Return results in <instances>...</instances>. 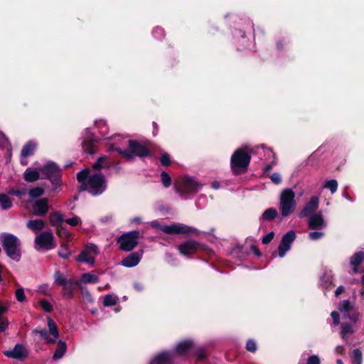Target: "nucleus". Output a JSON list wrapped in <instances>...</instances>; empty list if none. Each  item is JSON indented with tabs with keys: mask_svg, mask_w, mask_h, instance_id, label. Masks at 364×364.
I'll list each match as a JSON object with an SVG mask.
<instances>
[{
	"mask_svg": "<svg viewBox=\"0 0 364 364\" xmlns=\"http://www.w3.org/2000/svg\"><path fill=\"white\" fill-rule=\"evenodd\" d=\"M45 193V190L41 187H35L28 191V194L31 198H37L42 196Z\"/></svg>",
	"mask_w": 364,
	"mask_h": 364,
	"instance_id": "a19ab883",
	"label": "nucleus"
},
{
	"mask_svg": "<svg viewBox=\"0 0 364 364\" xmlns=\"http://www.w3.org/2000/svg\"><path fill=\"white\" fill-rule=\"evenodd\" d=\"M67 345L66 343L60 340L58 342L57 348L53 355V360H58L61 358L66 352Z\"/></svg>",
	"mask_w": 364,
	"mask_h": 364,
	"instance_id": "cd10ccee",
	"label": "nucleus"
},
{
	"mask_svg": "<svg viewBox=\"0 0 364 364\" xmlns=\"http://www.w3.org/2000/svg\"><path fill=\"white\" fill-rule=\"evenodd\" d=\"M77 259L79 262H86L90 264H93L95 263V257L93 256H89V254L85 250L81 252V253L77 256Z\"/></svg>",
	"mask_w": 364,
	"mask_h": 364,
	"instance_id": "7c9ffc66",
	"label": "nucleus"
},
{
	"mask_svg": "<svg viewBox=\"0 0 364 364\" xmlns=\"http://www.w3.org/2000/svg\"><path fill=\"white\" fill-rule=\"evenodd\" d=\"M49 222L52 226L58 228L63 225V223L64 222L63 215L59 212L52 213L49 215Z\"/></svg>",
	"mask_w": 364,
	"mask_h": 364,
	"instance_id": "bb28decb",
	"label": "nucleus"
},
{
	"mask_svg": "<svg viewBox=\"0 0 364 364\" xmlns=\"http://www.w3.org/2000/svg\"><path fill=\"white\" fill-rule=\"evenodd\" d=\"M251 150L247 146L236 149L230 159V168L235 176L247 172L251 161Z\"/></svg>",
	"mask_w": 364,
	"mask_h": 364,
	"instance_id": "f03ea898",
	"label": "nucleus"
},
{
	"mask_svg": "<svg viewBox=\"0 0 364 364\" xmlns=\"http://www.w3.org/2000/svg\"><path fill=\"white\" fill-rule=\"evenodd\" d=\"M35 243L38 245L40 248L45 250H50L56 247L53 233L48 231L43 232L38 235L35 238Z\"/></svg>",
	"mask_w": 364,
	"mask_h": 364,
	"instance_id": "f8f14e48",
	"label": "nucleus"
},
{
	"mask_svg": "<svg viewBox=\"0 0 364 364\" xmlns=\"http://www.w3.org/2000/svg\"><path fill=\"white\" fill-rule=\"evenodd\" d=\"M271 181L275 184H279L282 182L281 176L278 173H274L269 176Z\"/></svg>",
	"mask_w": 364,
	"mask_h": 364,
	"instance_id": "052dcab7",
	"label": "nucleus"
},
{
	"mask_svg": "<svg viewBox=\"0 0 364 364\" xmlns=\"http://www.w3.org/2000/svg\"><path fill=\"white\" fill-rule=\"evenodd\" d=\"M68 245L66 243L61 244L60 249L58 252V255L63 259H68L70 255V252L68 250Z\"/></svg>",
	"mask_w": 364,
	"mask_h": 364,
	"instance_id": "4c0bfd02",
	"label": "nucleus"
},
{
	"mask_svg": "<svg viewBox=\"0 0 364 364\" xmlns=\"http://www.w3.org/2000/svg\"><path fill=\"white\" fill-rule=\"evenodd\" d=\"M16 298L20 302H23L26 300V297L23 289H18L16 291Z\"/></svg>",
	"mask_w": 364,
	"mask_h": 364,
	"instance_id": "864d4df0",
	"label": "nucleus"
},
{
	"mask_svg": "<svg viewBox=\"0 0 364 364\" xmlns=\"http://www.w3.org/2000/svg\"><path fill=\"white\" fill-rule=\"evenodd\" d=\"M278 215V212L277 209L274 208H267L264 211L261 217L259 218V221H272L274 220Z\"/></svg>",
	"mask_w": 364,
	"mask_h": 364,
	"instance_id": "a878e982",
	"label": "nucleus"
},
{
	"mask_svg": "<svg viewBox=\"0 0 364 364\" xmlns=\"http://www.w3.org/2000/svg\"><path fill=\"white\" fill-rule=\"evenodd\" d=\"M107 189V181L102 173L91 174L88 184L85 188H78L79 191H87L92 196H98Z\"/></svg>",
	"mask_w": 364,
	"mask_h": 364,
	"instance_id": "7ed1b4c3",
	"label": "nucleus"
},
{
	"mask_svg": "<svg viewBox=\"0 0 364 364\" xmlns=\"http://www.w3.org/2000/svg\"><path fill=\"white\" fill-rule=\"evenodd\" d=\"M54 279L55 284L63 287L62 295L64 299H73L75 287H77L79 289L81 287L79 281H75L73 279H67L59 270L55 271Z\"/></svg>",
	"mask_w": 364,
	"mask_h": 364,
	"instance_id": "39448f33",
	"label": "nucleus"
},
{
	"mask_svg": "<svg viewBox=\"0 0 364 364\" xmlns=\"http://www.w3.org/2000/svg\"><path fill=\"white\" fill-rule=\"evenodd\" d=\"M324 188H328L332 193H334L338 188V182L335 179L327 181Z\"/></svg>",
	"mask_w": 364,
	"mask_h": 364,
	"instance_id": "c03bdc74",
	"label": "nucleus"
},
{
	"mask_svg": "<svg viewBox=\"0 0 364 364\" xmlns=\"http://www.w3.org/2000/svg\"><path fill=\"white\" fill-rule=\"evenodd\" d=\"M296 237V233L294 230H289L284 234L278 247V255L280 257H284L290 249L291 243Z\"/></svg>",
	"mask_w": 364,
	"mask_h": 364,
	"instance_id": "ddd939ff",
	"label": "nucleus"
},
{
	"mask_svg": "<svg viewBox=\"0 0 364 364\" xmlns=\"http://www.w3.org/2000/svg\"><path fill=\"white\" fill-rule=\"evenodd\" d=\"M65 223L71 226H77L81 223V220L78 216H74L65 220Z\"/></svg>",
	"mask_w": 364,
	"mask_h": 364,
	"instance_id": "5fc2aeb1",
	"label": "nucleus"
},
{
	"mask_svg": "<svg viewBox=\"0 0 364 364\" xmlns=\"http://www.w3.org/2000/svg\"><path fill=\"white\" fill-rule=\"evenodd\" d=\"M48 326L49 333L53 336L52 338L48 340V343H55L56 339L59 337L58 328L55 322L50 317L48 318Z\"/></svg>",
	"mask_w": 364,
	"mask_h": 364,
	"instance_id": "412c9836",
	"label": "nucleus"
},
{
	"mask_svg": "<svg viewBox=\"0 0 364 364\" xmlns=\"http://www.w3.org/2000/svg\"><path fill=\"white\" fill-rule=\"evenodd\" d=\"M33 333H38L40 335L41 338L46 340L47 343H48V340L51 338L49 337V333L46 329H34L33 331Z\"/></svg>",
	"mask_w": 364,
	"mask_h": 364,
	"instance_id": "09e8293b",
	"label": "nucleus"
},
{
	"mask_svg": "<svg viewBox=\"0 0 364 364\" xmlns=\"http://www.w3.org/2000/svg\"><path fill=\"white\" fill-rule=\"evenodd\" d=\"M90 175L88 168H85L77 173V180L80 183L79 188L87 186Z\"/></svg>",
	"mask_w": 364,
	"mask_h": 364,
	"instance_id": "b1692460",
	"label": "nucleus"
},
{
	"mask_svg": "<svg viewBox=\"0 0 364 364\" xmlns=\"http://www.w3.org/2000/svg\"><path fill=\"white\" fill-rule=\"evenodd\" d=\"M2 247L7 256L16 262H19L21 258L20 249L21 242L13 234H6L1 237Z\"/></svg>",
	"mask_w": 364,
	"mask_h": 364,
	"instance_id": "20e7f679",
	"label": "nucleus"
},
{
	"mask_svg": "<svg viewBox=\"0 0 364 364\" xmlns=\"http://www.w3.org/2000/svg\"><path fill=\"white\" fill-rule=\"evenodd\" d=\"M194 346V343L192 340H183L176 346L175 352L178 355H184L188 353L191 354Z\"/></svg>",
	"mask_w": 364,
	"mask_h": 364,
	"instance_id": "f3484780",
	"label": "nucleus"
},
{
	"mask_svg": "<svg viewBox=\"0 0 364 364\" xmlns=\"http://www.w3.org/2000/svg\"><path fill=\"white\" fill-rule=\"evenodd\" d=\"M161 181L165 188H168L171 185V178L166 171L161 173Z\"/></svg>",
	"mask_w": 364,
	"mask_h": 364,
	"instance_id": "37998d69",
	"label": "nucleus"
},
{
	"mask_svg": "<svg viewBox=\"0 0 364 364\" xmlns=\"http://www.w3.org/2000/svg\"><path fill=\"white\" fill-rule=\"evenodd\" d=\"M323 232H317V231H314V232H311L309 234V237L311 240H318L320 239L321 237L323 236Z\"/></svg>",
	"mask_w": 364,
	"mask_h": 364,
	"instance_id": "4d7b16f0",
	"label": "nucleus"
},
{
	"mask_svg": "<svg viewBox=\"0 0 364 364\" xmlns=\"http://www.w3.org/2000/svg\"><path fill=\"white\" fill-rule=\"evenodd\" d=\"M245 348L247 349V350H248L251 353H255L257 350L256 342L252 339H249L247 341Z\"/></svg>",
	"mask_w": 364,
	"mask_h": 364,
	"instance_id": "603ef678",
	"label": "nucleus"
},
{
	"mask_svg": "<svg viewBox=\"0 0 364 364\" xmlns=\"http://www.w3.org/2000/svg\"><path fill=\"white\" fill-rule=\"evenodd\" d=\"M142 251L131 252L122 260V265L125 267H134L136 266L142 257Z\"/></svg>",
	"mask_w": 364,
	"mask_h": 364,
	"instance_id": "dca6fc26",
	"label": "nucleus"
},
{
	"mask_svg": "<svg viewBox=\"0 0 364 364\" xmlns=\"http://www.w3.org/2000/svg\"><path fill=\"white\" fill-rule=\"evenodd\" d=\"M324 225V220L321 214H314L310 215L309 220V228L310 230H316L321 228Z\"/></svg>",
	"mask_w": 364,
	"mask_h": 364,
	"instance_id": "aec40b11",
	"label": "nucleus"
},
{
	"mask_svg": "<svg viewBox=\"0 0 364 364\" xmlns=\"http://www.w3.org/2000/svg\"><path fill=\"white\" fill-rule=\"evenodd\" d=\"M159 161L161 166H168L171 164V156L166 152L162 154V155L159 158Z\"/></svg>",
	"mask_w": 364,
	"mask_h": 364,
	"instance_id": "a18cd8bd",
	"label": "nucleus"
},
{
	"mask_svg": "<svg viewBox=\"0 0 364 364\" xmlns=\"http://www.w3.org/2000/svg\"><path fill=\"white\" fill-rule=\"evenodd\" d=\"M100 281V278L90 272L84 273L81 275L80 282L85 284H96Z\"/></svg>",
	"mask_w": 364,
	"mask_h": 364,
	"instance_id": "c756f323",
	"label": "nucleus"
},
{
	"mask_svg": "<svg viewBox=\"0 0 364 364\" xmlns=\"http://www.w3.org/2000/svg\"><path fill=\"white\" fill-rule=\"evenodd\" d=\"M151 226L157 230L168 234V235H174V234H184L189 235L191 233H195L197 230L196 229L189 227L188 225L177 223L173 224L171 225H161L157 222H152Z\"/></svg>",
	"mask_w": 364,
	"mask_h": 364,
	"instance_id": "6e6552de",
	"label": "nucleus"
},
{
	"mask_svg": "<svg viewBox=\"0 0 364 364\" xmlns=\"http://www.w3.org/2000/svg\"><path fill=\"white\" fill-rule=\"evenodd\" d=\"M351 359L353 364H362L363 354L359 348H355L353 350Z\"/></svg>",
	"mask_w": 364,
	"mask_h": 364,
	"instance_id": "e433bc0d",
	"label": "nucleus"
},
{
	"mask_svg": "<svg viewBox=\"0 0 364 364\" xmlns=\"http://www.w3.org/2000/svg\"><path fill=\"white\" fill-rule=\"evenodd\" d=\"M33 208L35 215L39 216L45 215L49 209L48 199L43 198L37 200L33 204Z\"/></svg>",
	"mask_w": 364,
	"mask_h": 364,
	"instance_id": "a211bd4d",
	"label": "nucleus"
},
{
	"mask_svg": "<svg viewBox=\"0 0 364 364\" xmlns=\"http://www.w3.org/2000/svg\"><path fill=\"white\" fill-rule=\"evenodd\" d=\"M82 300L85 304H93L94 299L89 290L86 287H80Z\"/></svg>",
	"mask_w": 364,
	"mask_h": 364,
	"instance_id": "2f4dec72",
	"label": "nucleus"
},
{
	"mask_svg": "<svg viewBox=\"0 0 364 364\" xmlns=\"http://www.w3.org/2000/svg\"><path fill=\"white\" fill-rule=\"evenodd\" d=\"M331 316L333 318V322L335 326H338L340 323V316L337 311H332Z\"/></svg>",
	"mask_w": 364,
	"mask_h": 364,
	"instance_id": "680f3d73",
	"label": "nucleus"
},
{
	"mask_svg": "<svg viewBox=\"0 0 364 364\" xmlns=\"http://www.w3.org/2000/svg\"><path fill=\"white\" fill-rule=\"evenodd\" d=\"M345 290V288L343 287V286H339L336 291H335V296H338L341 294H342Z\"/></svg>",
	"mask_w": 364,
	"mask_h": 364,
	"instance_id": "774afa93",
	"label": "nucleus"
},
{
	"mask_svg": "<svg viewBox=\"0 0 364 364\" xmlns=\"http://www.w3.org/2000/svg\"><path fill=\"white\" fill-rule=\"evenodd\" d=\"M36 144L33 141H28L22 148L21 156L23 158H28L34 154Z\"/></svg>",
	"mask_w": 364,
	"mask_h": 364,
	"instance_id": "393cba45",
	"label": "nucleus"
},
{
	"mask_svg": "<svg viewBox=\"0 0 364 364\" xmlns=\"http://www.w3.org/2000/svg\"><path fill=\"white\" fill-rule=\"evenodd\" d=\"M274 235H274V232H270L268 234H267L262 239V244L267 245V244L270 243L271 241L274 239Z\"/></svg>",
	"mask_w": 364,
	"mask_h": 364,
	"instance_id": "6e6d98bb",
	"label": "nucleus"
},
{
	"mask_svg": "<svg viewBox=\"0 0 364 364\" xmlns=\"http://www.w3.org/2000/svg\"><path fill=\"white\" fill-rule=\"evenodd\" d=\"M117 304V298L112 294H107L104 296L103 305L105 306H112Z\"/></svg>",
	"mask_w": 364,
	"mask_h": 364,
	"instance_id": "79ce46f5",
	"label": "nucleus"
},
{
	"mask_svg": "<svg viewBox=\"0 0 364 364\" xmlns=\"http://www.w3.org/2000/svg\"><path fill=\"white\" fill-rule=\"evenodd\" d=\"M318 198L317 196H312L310 200L304 205L303 209L299 214V218H304L312 215L313 213L317 210L318 207Z\"/></svg>",
	"mask_w": 364,
	"mask_h": 364,
	"instance_id": "2eb2a0df",
	"label": "nucleus"
},
{
	"mask_svg": "<svg viewBox=\"0 0 364 364\" xmlns=\"http://www.w3.org/2000/svg\"><path fill=\"white\" fill-rule=\"evenodd\" d=\"M39 171L43 175V178L49 180L53 186L60 185L62 170L55 162H47L39 168Z\"/></svg>",
	"mask_w": 364,
	"mask_h": 364,
	"instance_id": "423d86ee",
	"label": "nucleus"
},
{
	"mask_svg": "<svg viewBox=\"0 0 364 364\" xmlns=\"http://www.w3.org/2000/svg\"><path fill=\"white\" fill-rule=\"evenodd\" d=\"M39 304L43 310L47 313H50L53 309V305L47 300H41Z\"/></svg>",
	"mask_w": 364,
	"mask_h": 364,
	"instance_id": "49530a36",
	"label": "nucleus"
},
{
	"mask_svg": "<svg viewBox=\"0 0 364 364\" xmlns=\"http://www.w3.org/2000/svg\"><path fill=\"white\" fill-rule=\"evenodd\" d=\"M364 260V252L360 251L353 254L350 259V262L353 266L360 265Z\"/></svg>",
	"mask_w": 364,
	"mask_h": 364,
	"instance_id": "473e14b6",
	"label": "nucleus"
},
{
	"mask_svg": "<svg viewBox=\"0 0 364 364\" xmlns=\"http://www.w3.org/2000/svg\"><path fill=\"white\" fill-rule=\"evenodd\" d=\"M295 193L291 188L284 190L280 196L279 209L282 215L287 217L291 214L296 208Z\"/></svg>",
	"mask_w": 364,
	"mask_h": 364,
	"instance_id": "0eeeda50",
	"label": "nucleus"
},
{
	"mask_svg": "<svg viewBox=\"0 0 364 364\" xmlns=\"http://www.w3.org/2000/svg\"><path fill=\"white\" fill-rule=\"evenodd\" d=\"M198 184L191 177L186 176L174 184V189L181 196L198 191Z\"/></svg>",
	"mask_w": 364,
	"mask_h": 364,
	"instance_id": "9b49d317",
	"label": "nucleus"
},
{
	"mask_svg": "<svg viewBox=\"0 0 364 364\" xmlns=\"http://www.w3.org/2000/svg\"><path fill=\"white\" fill-rule=\"evenodd\" d=\"M177 250L181 255L191 257L198 251H207L208 247L195 240H188L181 242Z\"/></svg>",
	"mask_w": 364,
	"mask_h": 364,
	"instance_id": "9d476101",
	"label": "nucleus"
},
{
	"mask_svg": "<svg viewBox=\"0 0 364 364\" xmlns=\"http://www.w3.org/2000/svg\"><path fill=\"white\" fill-rule=\"evenodd\" d=\"M106 157H100L96 162H95L92 167L94 170H100L104 166V162L106 161Z\"/></svg>",
	"mask_w": 364,
	"mask_h": 364,
	"instance_id": "8fccbe9b",
	"label": "nucleus"
},
{
	"mask_svg": "<svg viewBox=\"0 0 364 364\" xmlns=\"http://www.w3.org/2000/svg\"><path fill=\"white\" fill-rule=\"evenodd\" d=\"M39 170L31 169L28 168L23 173V179L28 183L37 181L41 178Z\"/></svg>",
	"mask_w": 364,
	"mask_h": 364,
	"instance_id": "4be33fe9",
	"label": "nucleus"
},
{
	"mask_svg": "<svg viewBox=\"0 0 364 364\" xmlns=\"http://www.w3.org/2000/svg\"><path fill=\"white\" fill-rule=\"evenodd\" d=\"M0 203L4 210H8L12 206L11 199L5 193L0 194Z\"/></svg>",
	"mask_w": 364,
	"mask_h": 364,
	"instance_id": "f704fd0d",
	"label": "nucleus"
},
{
	"mask_svg": "<svg viewBox=\"0 0 364 364\" xmlns=\"http://www.w3.org/2000/svg\"><path fill=\"white\" fill-rule=\"evenodd\" d=\"M85 250L89 255H97L98 254V247L92 243H89L86 245Z\"/></svg>",
	"mask_w": 364,
	"mask_h": 364,
	"instance_id": "3c124183",
	"label": "nucleus"
},
{
	"mask_svg": "<svg viewBox=\"0 0 364 364\" xmlns=\"http://www.w3.org/2000/svg\"><path fill=\"white\" fill-rule=\"evenodd\" d=\"M56 234L61 239L69 240L71 237L70 233L63 225L56 228Z\"/></svg>",
	"mask_w": 364,
	"mask_h": 364,
	"instance_id": "ea45409f",
	"label": "nucleus"
},
{
	"mask_svg": "<svg viewBox=\"0 0 364 364\" xmlns=\"http://www.w3.org/2000/svg\"><path fill=\"white\" fill-rule=\"evenodd\" d=\"M27 193V189L25 188H18L14 192V194L16 196H25Z\"/></svg>",
	"mask_w": 364,
	"mask_h": 364,
	"instance_id": "e2e57ef3",
	"label": "nucleus"
},
{
	"mask_svg": "<svg viewBox=\"0 0 364 364\" xmlns=\"http://www.w3.org/2000/svg\"><path fill=\"white\" fill-rule=\"evenodd\" d=\"M306 364H321V361L317 355H312L308 358Z\"/></svg>",
	"mask_w": 364,
	"mask_h": 364,
	"instance_id": "bf43d9fd",
	"label": "nucleus"
},
{
	"mask_svg": "<svg viewBox=\"0 0 364 364\" xmlns=\"http://www.w3.org/2000/svg\"><path fill=\"white\" fill-rule=\"evenodd\" d=\"M341 334L343 338H346V336L348 334H350L354 332V330H353L352 326L348 323H341Z\"/></svg>",
	"mask_w": 364,
	"mask_h": 364,
	"instance_id": "58836bf2",
	"label": "nucleus"
},
{
	"mask_svg": "<svg viewBox=\"0 0 364 364\" xmlns=\"http://www.w3.org/2000/svg\"><path fill=\"white\" fill-rule=\"evenodd\" d=\"M191 356L196 357L198 362L203 361L208 358L206 349L202 346H194Z\"/></svg>",
	"mask_w": 364,
	"mask_h": 364,
	"instance_id": "5701e85b",
	"label": "nucleus"
},
{
	"mask_svg": "<svg viewBox=\"0 0 364 364\" xmlns=\"http://www.w3.org/2000/svg\"><path fill=\"white\" fill-rule=\"evenodd\" d=\"M140 237L139 230H133L120 235L117 242L119 245L120 250L126 252L132 251L138 245V240Z\"/></svg>",
	"mask_w": 364,
	"mask_h": 364,
	"instance_id": "1a4fd4ad",
	"label": "nucleus"
},
{
	"mask_svg": "<svg viewBox=\"0 0 364 364\" xmlns=\"http://www.w3.org/2000/svg\"><path fill=\"white\" fill-rule=\"evenodd\" d=\"M4 355L8 358H11L17 360H23L28 357V353L26 348L20 343L15 345L11 350H5Z\"/></svg>",
	"mask_w": 364,
	"mask_h": 364,
	"instance_id": "4468645a",
	"label": "nucleus"
},
{
	"mask_svg": "<svg viewBox=\"0 0 364 364\" xmlns=\"http://www.w3.org/2000/svg\"><path fill=\"white\" fill-rule=\"evenodd\" d=\"M9 324L7 318H0V333L4 332L8 328Z\"/></svg>",
	"mask_w": 364,
	"mask_h": 364,
	"instance_id": "13d9d810",
	"label": "nucleus"
},
{
	"mask_svg": "<svg viewBox=\"0 0 364 364\" xmlns=\"http://www.w3.org/2000/svg\"><path fill=\"white\" fill-rule=\"evenodd\" d=\"M115 151L123 158L132 161L134 156L146 158L152 155V144L149 141L140 142L135 139L128 141V149L117 147Z\"/></svg>",
	"mask_w": 364,
	"mask_h": 364,
	"instance_id": "f257e3e1",
	"label": "nucleus"
},
{
	"mask_svg": "<svg viewBox=\"0 0 364 364\" xmlns=\"http://www.w3.org/2000/svg\"><path fill=\"white\" fill-rule=\"evenodd\" d=\"M45 225L46 223L43 220H31L27 223V228L32 230L39 231L44 228Z\"/></svg>",
	"mask_w": 364,
	"mask_h": 364,
	"instance_id": "c85d7f7f",
	"label": "nucleus"
},
{
	"mask_svg": "<svg viewBox=\"0 0 364 364\" xmlns=\"http://www.w3.org/2000/svg\"><path fill=\"white\" fill-rule=\"evenodd\" d=\"M250 249H251L252 252H253V254L255 255H256L257 257H259L262 256V252L259 250V249L258 248V247H257L255 245H251Z\"/></svg>",
	"mask_w": 364,
	"mask_h": 364,
	"instance_id": "0e129e2a",
	"label": "nucleus"
},
{
	"mask_svg": "<svg viewBox=\"0 0 364 364\" xmlns=\"http://www.w3.org/2000/svg\"><path fill=\"white\" fill-rule=\"evenodd\" d=\"M9 309L7 306H4L0 303V318H7L6 317L2 316Z\"/></svg>",
	"mask_w": 364,
	"mask_h": 364,
	"instance_id": "69168bd1",
	"label": "nucleus"
},
{
	"mask_svg": "<svg viewBox=\"0 0 364 364\" xmlns=\"http://www.w3.org/2000/svg\"><path fill=\"white\" fill-rule=\"evenodd\" d=\"M150 364H173V359L168 352L164 351L155 356Z\"/></svg>",
	"mask_w": 364,
	"mask_h": 364,
	"instance_id": "6ab92c4d",
	"label": "nucleus"
},
{
	"mask_svg": "<svg viewBox=\"0 0 364 364\" xmlns=\"http://www.w3.org/2000/svg\"><path fill=\"white\" fill-rule=\"evenodd\" d=\"M82 146L85 152H87L90 154H93L95 153V144L93 140L90 139H85L82 141Z\"/></svg>",
	"mask_w": 364,
	"mask_h": 364,
	"instance_id": "c9c22d12",
	"label": "nucleus"
},
{
	"mask_svg": "<svg viewBox=\"0 0 364 364\" xmlns=\"http://www.w3.org/2000/svg\"><path fill=\"white\" fill-rule=\"evenodd\" d=\"M345 318H349L353 323H356L359 318V314L353 309L349 312L344 314Z\"/></svg>",
	"mask_w": 364,
	"mask_h": 364,
	"instance_id": "de8ad7c7",
	"label": "nucleus"
},
{
	"mask_svg": "<svg viewBox=\"0 0 364 364\" xmlns=\"http://www.w3.org/2000/svg\"><path fill=\"white\" fill-rule=\"evenodd\" d=\"M275 164V162L272 161L269 164H267L264 168H263V171L264 173H267L268 171H269L270 170H272L273 166Z\"/></svg>",
	"mask_w": 364,
	"mask_h": 364,
	"instance_id": "338daca9",
	"label": "nucleus"
},
{
	"mask_svg": "<svg viewBox=\"0 0 364 364\" xmlns=\"http://www.w3.org/2000/svg\"><path fill=\"white\" fill-rule=\"evenodd\" d=\"M353 309V305L350 304L349 300H343L340 301L338 309L343 313V314L346 313H349Z\"/></svg>",
	"mask_w": 364,
	"mask_h": 364,
	"instance_id": "72a5a7b5",
	"label": "nucleus"
}]
</instances>
